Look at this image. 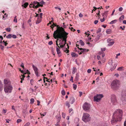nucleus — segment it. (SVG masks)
<instances>
[{"mask_svg": "<svg viewBox=\"0 0 126 126\" xmlns=\"http://www.w3.org/2000/svg\"><path fill=\"white\" fill-rule=\"evenodd\" d=\"M98 20H95L94 21V23L95 24H96L98 23Z\"/></svg>", "mask_w": 126, "mask_h": 126, "instance_id": "57", "label": "nucleus"}, {"mask_svg": "<svg viewBox=\"0 0 126 126\" xmlns=\"http://www.w3.org/2000/svg\"><path fill=\"white\" fill-rule=\"evenodd\" d=\"M12 89L13 87L11 85L4 86V91L6 93L11 92Z\"/></svg>", "mask_w": 126, "mask_h": 126, "instance_id": "8", "label": "nucleus"}, {"mask_svg": "<svg viewBox=\"0 0 126 126\" xmlns=\"http://www.w3.org/2000/svg\"><path fill=\"white\" fill-rule=\"evenodd\" d=\"M125 28V26H123V27L122 26H120V28L122 30H124Z\"/></svg>", "mask_w": 126, "mask_h": 126, "instance_id": "46", "label": "nucleus"}, {"mask_svg": "<svg viewBox=\"0 0 126 126\" xmlns=\"http://www.w3.org/2000/svg\"><path fill=\"white\" fill-rule=\"evenodd\" d=\"M123 67H119L118 69L117 70L119 71H122Z\"/></svg>", "mask_w": 126, "mask_h": 126, "instance_id": "34", "label": "nucleus"}, {"mask_svg": "<svg viewBox=\"0 0 126 126\" xmlns=\"http://www.w3.org/2000/svg\"><path fill=\"white\" fill-rule=\"evenodd\" d=\"M109 64L111 65L110 70L111 71H113L115 69L117 65L115 63L114 64L113 63L112 60H110L109 61Z\"/></svg>", "mask_w": 126, "mask_h": 126, "instance_id": "9", "label": "nucleus"}, {"mask_svg": "<svg viewBox=\"0 0 126 126\" xmlns=\"http://www.w3.org/2000/svg\"><path fill=\"white\" fill-rule=\"evenodd\" d=\"M103 97V96L102 94H97L96 95L94 96V101L98 102Z\"/></svg>", "mask_w": 126, "mask_h": 126, "instance_id": "7", "label": "nucleus"}, {"mask_svg": "<svg viewBox=\"0 0 126 126\" xmlns=\"http://www.w3.org/2000/svg\"><path fill=\"white\" fill-rule=\"evenodd\" d=\"M4 86H8L11 85V82L10 80L7 79H5L4 80Z\"/></svg>", "mask_w": 126, "mask_h": 126, "instance_id": "13", "label": "nucleus"}, {"mask_svg": "<svg viewBox=\"0 0 126 126\" xmlns=\"http://www.w3.org/2000/svg\"><path fill=\"white\" fill-rule=\"evenodd\" d=\"M82 120L85 122L90 121L91 120V117H90V115L87 113H84L82 118Z\"/></svg>", "mask_w": 126, "mask_h": 126, "instance_id": "6", "label": "nucleus"}, {"mask_svg": "<svg viewBox=\"0 0 126 126\" xmlns=\"http://www.w3.org/2000/svg\"><path fill=\"white\" fill-rule=\"evenodd\" d=\"M101 29L100 28L98 29V30L97 31V33H98L100 32L101 31Z\"/></svg>", "mask_w": 126, "mask_h": 126, "instance_id": "43", "label": "nucleus"}, {"mask_svg": "<svg viewBox=\"0 0 126 126\" xmlns=\"http://www.w3.org/2000/svg\"><path fill=\"white\" fill-rule=\"evenodd\" d=\"M124 17V15H122L119 18V20L120 22L123 20Z\"/></svg>", "mask_w": 126, "mask_h": 126, "instance_id": "23", "label": "nucleus"}, {"mask_svg": "<svg viewBox=\"0 0 126 126\" xmlns=\"http://www.w3.org/2000/svg\"><path fill=\"white\" fill-rule=\"evenodd\" d=\"M123 10V8L122 7H120L119 9V11H121Z\"/></svg>", "mask_w": 126, "mask_h": 126, "instance_id": "45", "label": "nucleus"}, {"mask_svg": "<svg viewBox=\"0 0 126 126\" xmlns=\"http://www.w3.org/2000/svg\"><path fill=\"white\" fill-rule=\"evenodd\" d=\"M61 30L60 31L59 33L57 35H56V38H55V39L57 38H59L60 39L63 38V41H64V43L65 44H67L66 43V39L67 37V35L68 34L65 31L64 29L62 28Z\"/></svg>", "mask_w": 126, "mask_h": 126, "instance_id": "3", "label": "nucleus"}, {"mask_svg": "<svg viewBox=\"0 0 126 126\" xmlns=\"http://www.w3.org/2000/svg\"><path fill=\"white\" fill-rule=\"evenodd\" d=\"M63 117L64 118H65V113H63Z\"/></svg>", "mask_w": 126, "mask_h": 126, "instance_id": "54", "label": "nucleus"}, {"mask_svg": "<svg viewBox=\"0 0 126 126\" xmlns=\"http://www.w3.org/2000/svg\"><path fill=\"white\" fill-rule=\"evenodd\" d=\"M76 76L75 78V80L78 81L79 79V75L78 73L76 74Z\"/></svg>", "mask_w": 126, "mask_h": 126, "instance_id": "21", "label": "nucleus"}, {"mask_svg": "<svg viewBox=\"0 0 126 126\" xmlns=\"http://www.w3.org/2000/svg\"><path fill=\"white\" fill-rule=\"evenodd\" d=\"M61 30L60 31L59 33L57 35H56V38H55V39L57 38H59L60 39L63 38V41H64V43L65 44H67L66 43V39L67 37V35L68 34L65 31L64 29L62 28Z\"/></svg>", "mask_w": 126, "mask_h": 126, "instance_id": "2", "label": "nucleus"}, {"mask_svg": "<svg viewBox=\"0 0 126 126\" xmlns=\"http://www.w3.org/2000/svg\"><path fill=\"white\" fill-rule=\"evenodd\" d=\"M55 125L56 126H60L59 122H57Z\"/></svg>", "mask_w": 126, "mask_h": 126, "instance_id": "59", "label": "nucleus"}, {"mask_svg": "<svg viewBox=\"0 0 126 126\" xmlns=\"http://www.w3.org/2000/svg\"><path fill=\"white\" fill-rule=\"evenodd\" d=\"M79 42L80 43L81 45L83 46L84 45V43L83 42V41L82 40H80L79 41Z\"/></svg>", "mask_w": 126, "mask_h": 126, "instance_id": "33", "label": "nucleus"}, {"mask_svg": "<svg viewBox=\"0 0 126 126\" xmlns=\"http://www.w3.org/2000/svg\"><path fill=\"white\" fill-rule=\"evenodd\" d=\"M117 21V20L116 19L114 20H113L111 21L110 23V24H112L115 23Z\"/></svg>", "mask_w": 126, "mask_h": 126, "instance_id": "27", "label": "nucleus"}, {"mask_svg": "<svg viewBox=\"0 0 126 126\" xmlns=\"http://www.w3.org/2000/svg\"><path fill=\"white\" fill-rule=\"evenodd\" d=\"M106 32L107 33L110 34L111 32V30L110 29H108L106 30Z\"/></svg>", "mask_w": 126, "mask_h": 126, "instance_id": "28", "label": "nucleus"}, {"mask_svg": "<svg viewBox=\"0 0 126 126\" xmlns=\"http://www.w3.org/2000/svg\"><path fill=\"white\" fill-rule=\"evenodd\" d=\"M100 11H98V14H97V13L96 14L97 15V16H98V18H100V17H99L100 16Z\"/></svg>", "mask_w": 126, "mask_h": 126, "instance_id": "52", "label": "nucleus"}, {"mask_svg": "<svg viewBox=\"0 0 126 126\" xmlns=\"http://www.w3.org/2000/svg\"><path fill=\"white\" fill-rule=\"evenodd\" d=\"M55 8L56 9H58L60 10H61V8H60L59 7H55Z\"/></svg>", "mask_w": 126, "mask_h": 126, "instance_id": "51", "label": "nucleus"}, {"mask_svg": "<svg viewBox=\"0 0 126 126\" xmlns=\"http://www.w3.org/2000/svg\"><path fill=\"white\" fill-rule=\"evenodd\" d=\"M6 31L8 32H10L11 30V28H6Z\"/></svg>", "mask_w": 126, "mask_h": 126, "instance_id": "36", "label": "nucleus"}, {"mask_svg": "<svg viewBox=\"0 0 126 126\" xmlns=\"http://www.w3.org/2000/svg\"><path fill=\"white\" fill-rule=\"evenodd\" d=\"M70 81H71L72 82H73L74 81L73 80V77L71 76V79L70 80Z\"/></svg>", "mask_w": 126, "mask_h": 126, "instance_id": "49", "label": "nucleus"}, {"mask_svg": "<svg viewBox=\"0 0 126 126\" xmlns=\"http://www.w3.org/2000/svg\"><path fill=\"white\" fill-rule=\"evenodd\" d=\"M105 48H102L101 49V50L102 52H103L105 51Z\"/></svg>", "mask_w": 126, "mask_h": 126, "instance_id": "60", "label": "nucleus"}, {"mask_svg": "<svg viewBox=\"0 0 126 126\" xmlns=\"http://www.w3.org/2000/svg\"><path fill=\"white\" fill-rule=\"evenodd\" d=\"M62 94L63 95H64L65 94V92L64 90H63L62 91Z\"/></svg>", "mask_w": 126, "mask_h": 126, "instance_id": "38", "label": "nucleus"}, {"mask_svg": "<svg viewBox=\"0 0 126 126\" xmlns=\"http://www.w3.org/2000/svg\"><path fill=\"white\" fill-rule=\"evenodd\" d=\"M7 110L6 109H3L2 111V113H5L6 112Z\"/></svg>", "mask_w": 126, "mask_h": 126, "instance_id": "37", "label": "nucleus"}, {"mask_svg": "<svg viewBox=\"0 0 126 126\" xmlns=\"http://www.w3.org/2000/svg\"><path fill=\"white\" fill-rule=\"evenodd\" d=\"M45 79H46V81L48 82H50V81H49V80H50V79H48L47 78H46L45 77H44V83H45Z\"/></svg>", "mask_w": 126, "mask_h": 126, "instance_id": "24", "label": "nucleus"}, {"mask_svg": "<svg viewBox=\"0 0 126 126\" xmlns=\"http://www.w3.org/2000/svg\"><path fill=\"white\" fill-rule=\"evenodd\" d=\"M71 55L73 57H77L78 56V55L74 52L72 53Z\"/></svg>", "mask_w": 126, "mask_h": 126, "instance_id": "20", "label": "nucleus"}, {"mask_svg": "<svg viewBox=\"0 0 126 126\" xmlns=\"http://www.w3.org/2000/svg\"><path fill=\"white\" fill-rule=\"evenodd\" d=\"M73 88L74 89V90H75L77 88V85L75 84H73Z\"/></svg>", "mask_w": 126, "mask_h": 126, "instance_id": "35", "label": "nucleus"}, {"mask_svg": "<svg viewBox=\"0 0 126 126\" xmlns=\"http://www.w3.org/2000/svg\"><path fill=\"white\" fill-rule=\"evenodd\" d=\"M100 21L102 22H103L105 21V18L104 17L103 19L100 18Z\"/></svg>", "mask_w": 126, "mask_h": 126, "instance_id": "41", "label": "nucleus"}, {"mask_svg": "<svg viewBox=\"0 0 126 126\" xmlns=\"http://www.w3.org/2000/svg\"><path fill=\"white\" fill-rule=\"evenodd\" d=\"M34 99L32 98L30 100V103L32 104L34 102Z\"/></svg>", "mask_w": 126, "mask_h": 126, "instance_id": "31", "label": "nucleus"}, {"mask_svg": "<svg viewBox=\"0 0 126 126\" xmlns=\"http://www.w3.org/2000/svg\"><path fill=\"white\" fill-rule=\"evenodd\" d=\"M93 8H94V9H93L92 11V13H93V11H95L96 9H97V8H96V7H95L94 6V7Z\"/></svg>", "mask_w": 126, "mask_h": 126, "instance_id": "40", "label": "nucleus"}, {"mask_svg": "<svg viewBox=\"0 0 126 126\" xmlns=\"http://www.w3.org/2000/svg\"><path fill=\"white\" fill-rule=\"evenodd\" d=\"M17 16H16L14 17V22H15L16 23H17Z\"/></svg>", "mask_w": 126, "mask_h": 126, "instance_id": "30", "label": "nucleus"}, {"mask_svg": "<svg viewBox=\"0 0 126 126\" xmlns=\"http://www.w3.org/2000/svg\"><path fill=\"white\" fill-rule=\"evenodd\" d=\"M79 96L80 97L82 95V92H79Z\"/></svg>", "mask_w": 126, "mask_h": 126, "instance_id": "63", "label": "nucleus"}, {"mask_svg": "<svg viewBox=\"0 0 126 126\" xmlns=\"http://www.w3.org/2000/svg\"><path fill=\"white\" fill-rule=\"evenodd\" d=\"M35 72V74L37 76H38V69L37 67L34 66V65L32 66Z\"/></svg>", "mask_w": 126, "mask_h": 126, "instance_id": "15", "label": "nucleus"}, {"mask_svg": "<svg viewBox=\"0 0 126 126\" xmlns=\"http://www.w3.org/2000/svg\"><path fill=\"white\" fill-rule=\"evenodd\" d=\"M38 6H36V7H39L41 6V7H42L43 6V4H40V3H39L38 4H37Z\"/></svg>", "mask_w": 126, "mask_h": 126, "instance_id": "39", "label": "nucleus"}, {"mask_svg": "<svg viewBox=\"0 0 126 126\" xmlns=\"http://www.w3.org/2000/svg\"><path fill=\"white\" fill-rule=\"evenodd\" d=\"M122 97H124V99H122V98H121V100L123 102H126V100H125V98L126 97V92H123L122 93ZM122 98H123L122 97Z\"/></svg>", "mask_w": 126, "mask_h": 126, "instance_id": "16", "label": "nucleus"}, {"mask_svg": "<svg viewBox=\"0 0 126 126\" xmlns=\"http://www.w3.org/2000/svg\"><path fill=\"white\" fill-rule=\"evenodd\" d=\"M111 101L113 104L114 105H116L117 103V101L116 96L114 95H111Z\"/></svg>", "mask_w": 126, "mask_h": 126, "instance_id": "10", "label": "nucleus"}, {"mask_svg": "<svg viewBox=\"0 0 126 126\" xmlns=\"http://www.w3.org/2000/svg\"><path fill=\"white\" fill-rule=\"evenodd\" d=\"M12 37V34H9L8 36H6V38H7L10 39Z\"/></svg>", "mask_w": 126, "mask_h": 126, "instance_id": "29", "label": "nucleus"}, {"mask_svg": "<svg viewBox=\"0 0 126 126\" xmlns=\"http://www.w3.org/2000/svg\"><path fill=\"white\" fill-rule=\"evenodd\" d=\"M97 58L98 60H100V58L99 56H97Z\"/></svg>", "mask_w": 126, "mask_h": 126, "instance_id": "61", "label": "nucleus"}, {"mask_svg": "<svg viewBox=\"0 0 126 126\" xmlns=\"http://www.w3.org/2000/svg\"><path fill=\"white\" fill-rule=\"evenodd\" d=\"M7 41H3L2 42L1 41L0 42V43H1L2 44H3L5 46H6L8 44V43H7Z\"/></svg>", "mask_w": 126, "mask_h": 126, "instance_id": "19", "label": "nucleus"}, {"mask_svg": "<svg viewBox=\"0 0 126 126\" xmlns=\"http://www.w3.org/2000/svg\"><path fill=\"white\" fill-rule=\"evenodd\" d=\"M107 42L109 43L108 45V46H110L113 45L114 43L113 39H108L107 40Z\"/></svg>", "mask_w": 126, "mask_h": 126, "instance_id": "12", "label": "nucleus"}, {"mask_svg": "<svg viewBox=\"0 0 126 126\" xmlns=\"http://www.w3.org/2000/svg\"><path fill=\"white\" fill-rule=\"evenodd\" d=\"M26 73H27L28 74H30V72L28 70H27L26 71V73H24V74H26Z\"/></svg>", "mask_w": 126, "mask_h": 126, "instance_id": "48", "label": "nucleus"}, {"mask_svg": "<svg viewBox=\"0 0 126 126\" xmlns=\"http://www.w3.org/2000/svg\"><path fill=\"white\" fill-rule=\"evenodd\" d=\"M79 49L81 51L79 53V55L81 54L82 53L86 52L89 51V49H83L81 48H79Z\"/></svg>", "mask_w": 126, "mask_h": 126, "instance_id": "14", "label": "nucleus"}, {"mask_svg": "<svg viewBox=\"0 0 126 126\" xmlns=\"http://www.w3.org/2000/svg\"><path fill=\"white\" fill-rule=\"evenodd\" d=\"M75 99L73 97H72L70 98V102L71 104H72L74 102Z\"/></svg>", "mask_w": 126, "mask_h": 126, "instance_id": "17", "label": "nucleus"}, {"mask_svg": "<svg viewBox=\"0 0 126 126\" xmlns=\"http://www.w3.org/2000/svg\"><path fill=\"white\" fill-rule=\"evenodd\" d=\"M48 44L49 45H51L53 44V42L52 41H51L49 42Z\"/></svg>", "mask_w": 126, "mask_h": 126, "instance_id": "53", "label": "nucleus"}, {"mask_svg": "<svg viewBox=\"0 0 126 126\" xmlns=\"http://www.w3.org/2000/svg\"><path fill=\"white\" fill-rule=\"evenodd\" d=\"M91 70L90 69H88L87 71V72L88 73H90L91 72Z\"/></svg>", "mask_w": 126, "mask_h": 126, "instance_id": "50", "label": "nucleus"}, {"mask_svg": "<svg viewBox=\"0 0 126 126\" xmlns=\"http://www.w3.org/2000/svg\"><path fill=\"white\" fill-rule=\"evenodd\" d=\"M33 2L34 3V5H36V4H38L39 3V2H37L36 1H34Z\"/></svg>", "mask_w": 126, "mask_h": 126, "instance_id": "42", "label": "nucleus"}, {"mask_svg": "<svg viewBox=\"0 0 126 126\" xmlns=\"http://www.w3.org/2000/svg\"><path fill=\"white\" fill-rule=\"evenodd\" d=\"M52 25H53V27L54 26L57 27V29L54 32V33L53 34V36L54 38H56V35L60 33L59 31H60L61 30V29H62V28L63 29L64 28L62 27H60L58 25H57V24L54 23H53V24Z\"/></svg>", "mask_w": 126, "mask_h": 126, "instance_id": "4", "label": "nucleus"}, {"mask_svg": "<svg viewBox=\"0 0 126 126\" xmlns=\"http://www.w3.org/2000/svg\"><path fill=\"white\" fill-rule=\"evenodd\" d=\"M22 121V120L20 119H18L17 120V122L18 123L21 122Z\"/></svg>", "mask_w": 126, "mask_h": 126, "instance_id": "44", "label": "nucleus"}, {"mask_svg": "<svg viewBox=\"0 0 126 126\" xmlns=\"http://www.w3.org/2000/svg\"><path fill=\"white\" fill-rule=\"evenodd\" d=\"M66 106H68V108H69L70 107V104L69 102L68 101L66 102Z\"/></svg>", "mask_w": 126, "mask_h": 126, "instance_id": "32", "label": "nucleus"}, {"mask_svg": "<svg viewBox=\"0 0 126 126\" xmlns=\"http://www.w3.org/2000/svg\"><path fill=\"white\" fill-rule=\"evenodd\" d=\"M28 5V2H26L23 5H22V6H23L24 8H26Z\"/></svg>", "mask_w": 126, "mask_h": 126, "instance_id": "26", "label": "nucleus"}, {"mask_svg": "<svg viewBox=\"0 0 126 126\" xmlns=\"http://www.w3.org/2000/svg\"><path fill=\"white\" fill-rule=\"evenodd\" d=\"M38 6L37 4L36 5H33V8H37L38 7H36V6Z\"/></svg>", "mask_w": 126, "mask_h": 126, "instance_id": "55", "label": "nucleus"}, {"mask_svg": "<svg viewBox=\"0 0 126 126\" xmlns=\"http://www.w3.org/2000/svg\"><path fill=\"white\" fill-rule=\"evenodd\" d=\"M66 126V124L64 123L63 122V123L62 124V126Z\"/></svg>", "mask_w": 126, "mask_h": 126, "instance_id": "56", "label": "nucleus"}, {"mask_svg": "<svg viewBox=\"0 0 126 126\" xmlns=\"http://www.w3.org/2000/svg\"><path fill=\"white\" fill-rule=\"evenodd\" d=\"M66 50L64 51L65 52H66V53H68L69 52V50H68L67 49V48H66Z\"/></svg>", "mask_w": 126, "mask_h": 126, "instance_id": "58", "label": "nucleus"}, {"mask_svg": "<svg viewBox=\"0 0 126 126\" xmlns=\"http://www.w3.org/2000/svg\"><path fill=\"white\" fill-rule=\"evenodd\" d=\"M3 85L2 82L0 80V92L2 90Z\"/></svg>", "mask_w": 126, "mask_h": 126, "instance_id": "22", "label": "nucleus"}, {"mask_svg": "<svg viewBox=\"0 0 126 126\" xmlns=\"http://www.w3.org/2000/svg\"><path fill=\"white\" fill-rule=\"evenodd\" d=\"M122 111L121 110L118 109L115 110L111 121V124H113L118 121H120L122 119Z\"/></svg>", "mask_w": 126, "mask_h": 126, "instance_id": "1", "label": "nucleus"}, {"mask_svg": "<svg viewBox=\"0 0 126 126\" xmlns=\"http://www.w3.org/2000/svg\"><path fill=\"white\" fill-rule=\"evenodd\" d=\"M37 105L38 106H39L40 105V102L39 100H37Z\"/></svg>", "mask_w": 126, "mask_h": 126, "instance_id": "62", "label": "nucleus"}, {"mask_svg": "<svg viewBox=\"0 0 126 126\" xmlns=\"http://www.w3.org/2000/svg\"><path fill=\"white\" fill-rule=\"evenodd\" d=\"M56 51L57 52V53L58 55H59L61 53V51H60V48H58V47H56Z\"/></svg>", "mask_w": 126, "mask_h": 126, "instance_id": "18", "label": "nucleus"}, {"mask_svg": "<svg viewBox=\"0 0 126 126\" xmlns=\"http://www.w3.org/2000/svg\"><path fill=\"white\" fill-rule=\"evenodd\" d=\"M90 108V106L89 104L86 103H85L83 106V108L84 110L85 111L88 110Z\"/></svg>", "mask_w": 126, "mask_h": 126, "instance_id": "11", "label": "nucleus"}, {"mask_svg": "<svg viewBox=\"0 0 126 126\" xmlns=\"http://www.w3.org/2000/svg\"><path fill=\"white\" fill-rule=\"evenodd\" d=\"M77 69L76 67H74L73 69V71L72 72V73L73 74H74L76 72Z\"/></svg>", "mask_w": 126, "mask_h": 126, "instance_id": "25", "label": "nucleus"}, {"mask_svg": "<svg viewBox=\"0 0 126 126\" xmlns=\"http://www.w3.org/2000/svg\"><path fill=\"white\" fill-rule=\"evenodd\" d=\"M79 16L81 17H82L83 16V15L81 13L79 15Z\"/></svg>", "mask_w": 126, "mask_h": 126, "instance_id": "64", "label": "nucleus"}, {"mask_svg": "<svg viewBox=\"0 0 126 126\" xmlns=\"http://www.w3.org/2000/svg\"><path fill=\"white\" fill-rule=\"evenodd\" d=\"M119 85L120 83L119 81L117 80H115L112 81L111 86L112 89L116 90L118 88Z\"/></svg>", "mask_w": 126, "mask_h": 126, "instance_id": "5", "label": "nucleus"}, {"mask_svg": "<svg viewBox=\"0 0 126 126\" xmlns=\"http://www.w3.org/2000/svg\"><path fill=\"white\" fill-rule=\"evenodd\" d=\"M12 37L14 39L16 38L17 37L14 34H13L12 35Z\"/></svg>", "mask_w": 126, "mask_h": 126, "instance_id": "47", "label": "nucleus"}]
</instances>
